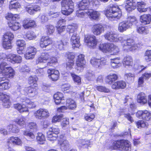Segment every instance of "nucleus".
Returning <instances> with one entry per match:
<instances>
[{"instance_id":"18","label":"nucleus","mask_w":151,"mask_h":151,"mask_svg":"<svg viewBox=\"0 0 151 151\" xmlns=\"http://www.w3.org/2000/svg\"><path fill=\"white\" fill-rule=\"evenodd\" d=\"M36 49L33 47L29 46L27 48L24 57L27 59H32L36 53Z\"/></svg>"},{"instance_id":"58","label":"nucleus","mask_w":151,"mask_h":151,"mask_svg":"<svg viewBox=\"0 0 151 151\" xmlns=\"http://www.w3.org/2000/svg\"><path fill=\"white\" fill-rule=\"evenodd\" d=\"M63 115L62 114L59 115L54 116L52 118V122L53 123H55L57 122H59L63 118Z\"/></svg>"},{"instance_id":"47","label":"nucleus","mask_w":151,"mask_h":151,"mask_svg":"<svg viewBox=\"0 0 151 151\" xmlns=\"http://www.w3.org/2000/svg\"><path fill=\"white\" fill-rule=\"evenodd\" d=\"M20 4L18 2H14L12 0L10 2L9 9L10 10H16L20 8Z\"/></svg>"},{"instance_id":"5","label":"nucleus","mask_w":151,"mask_h":151,"mask_svg":"<svg viewBox=\"0 0 151 151\" xmlns=\"http://www.w3.org/2000/svg\"><path fill=\"white\" fill-rule=\"evenodd\" d=\"M122 15V12L118 6H113L107 9L105 15L110 20H117L120 19Z\"/></svg>"},{"instance_id":"15","label":"nucleus","mask_w":151,"mask_h":151,"mask_svg":"<svg viewBox=\"0 0 151 151\" xmlns=\"http://www.w3.org/2000/svg\"><path fill=\"white\" fill-rule=\"evenodd\" d=\"M119 51L117 47L110 43H106L104 45V52H109L111 55H116Z\"/></svg>"},{"instance_id":"16","label":"nucleus","mask_w":151,"mask_h":151,"mask_svg":"<svg viewBox=\"0 0 151 151\" xmlns=\"http://www.w3.org/2000/svg\"><path fill=\"white\" fill-rule=\"evenodd\" d=\"M85 41L87 43L88 46L90 48H94L97 44V41L96 37L93 35H89L85 37Z\"/></svg>"},{"instance_id":"53","label":"nucleus","mask_w":151,"mask_h":151,"mask_svg":"<svg viewBox=\"0 0 151 151\" xmlns=\"http://www.w3.org/2000/svg\"><path fill=\"white\" fill-rule=\"evenodd\" d=\"M61 120L62 121L61 123V126L63 129H65L67 125L69 124V119L68 118H64L63 116Z\"/></svg>"},{"instance_id":"19","label":"nucleus","mask_w":151,"mask_h":151,"mask_svg":"<svg viewBox=\"0 0 151 151\" xmlns=\"http://www.w3.org/2000/svg\"><path fill=\"white\" fill-rule=\"evenodd\" d=\"M11 84L8 80L6 78H0V89L2 90H5L9 89L11 87Z\"/></svg>"},{"instance_id":"10","label":"nucleus","mask_w":151,"mask_h":151,"mask_svg":"<svg viewBox=\"0 0 151 151\" xmlns=\"http://www.w3.org/2000/svg\"><path fill=\"white\" fill-rule=\"evenodd\" d=\"M7 143L9 147L6 149L5 151H14L11 147L12 146L20 145L22 144V142L18 137L12 136L8 139Z\"/></svg>"},{"instance_id":"64","label":"nucleus","mask_w":151,"mask_h":151,"mask_svg":"<svg viewBox=\"0 0 151 151\" xmlns=\"http://www.w3.org/2000/svg\"><path fill=\"white\" fill-rule=\"evenodd\" d=\"M74 64V61L73 60H69L66 64V68L67 70H69L73 68Z\"/></svg>"},{"instance_id":"26","label":"nucleus","mask_w":151,"mask_h":151,"mask_svg":"<svg viewBox=\"0 0 151 151\" xmlns=\"http://www.w3.org/2000/svg\"><path fill=\"white\" fill-rule=\"evenodd\" d=\"M137 101L138 103L144 104L147 102V97L145 93L143 92H140L138 94L137 96Z\"/></svg>"},{"instance_id":"22","label":"nucleus","mask_w":151,"mask_h":151,"mask_svg":"<svg viewBox=\"0 0 151 151\" xmlns=\"http://www.w3.org/2000/svg\"><path fill=\"white\" fill-rule=\"evenodd\" d=\"M52 40L50 38L47 37H42L40 41V46L42 48H46L52 44Z\"/></svg>"},{"instance_id":"1","label":"nucleus","mask_w":151,"mask_h":151,"mask_svg":"<svg viewBox=\"0 0 151 151\" xmlns=\"http://www.w3.org/2000/svg\"><path fill=\"white\" fill-rule=\"evenodd\" d=\"M105 38L111 41L120 42L125 51H133L138 48L137 44H135L134 40L132 39L125 40L123 36L118 37L112 32H108L104 35Z\"/></svg>"},{"instance_id":"8","label":"nucleus","mask_w":151,"mask_h":151,"mask_svg":"<svg viewBox=\"0 0 151 151\" xmlns=\"http://www.w3.org/2000/svg\"><path fill=\"white\" fill-rule=\"evenodd\" d=\"M114 149L119 148L123 151H131V146L130 142L127 140H120L114 141L113 144Z\"/></svg>"},{"instance_id":"37","label":"nucleus","mask_w":151,"mask_h":151,"mask_svg":"<svg viewBox=\"0 0 151 151\" xmlns=\"http://www.w3.org/2000/svg\"><path fill=\"white\" fill-rule=\"evenodd\" d=\"M102 27V25L100 24L94 25L93 30L94 34L96 35H100L101 33Z\"/></svg>"},{"instance_id":"62","label":"nucleus","mask_w":151,"mask_h":151,"mask_svg":"<svg viewBox=\"0 0 151 151\" xmlns=\"http://www.w3.org/2000/svg\"><path fill=\"white\" fill-rule=\"evenodd\" d=\"M144 58L147 62L151 61V50H147L145 53Z\"/></svg>"},{"instance_id":"45","label":"nucleus","mask_w":151,"mask_h":151,"mask_svg":"<svg viewBox=\"0 0 151 151\" xmlns=\"http://www.w3.org/2000/svg\"><path fill=\"white\" fill-rule=\"evenodd\" d=\"M63 97V94L60 92H58L53 96L55 102L56 104H59L61 99Z\"/></svg>"},{"instance_id":"21","label":"nucleus","mask_w":151,"mask_h":151,"mask_svg":"<svg viewBox=\"0 0 151 151\" xmlns=\"http://www.w3.org/2000/svg\"><path fill=\"white\" fill-rule=\"evenodd\" d=\"M7 58L8 61L13 64L19 63L22 61V58L20 56L12 54H9Z\"/></svg>"},{"instance_id":"49","label":"nucleus","mask_w":151,"mask_h":151,"mask_svg":"<svg viewBox=\"0 0 151 151\" xmlns=\"http://www.w3.org/2000/svg\"><path fill=\"white\" fill-rule=\"evenodd\" d=\"M37 78L35 76H31L28 79V83L29 84H33L34 87H37Z\"/></svg>"},{"instance_id":"41","label":"nucleus","mask_w":151,"mask_h":151,"mask_svg":"<svg viewBox=\"0 0 151 151\" xmlns=\"http://www.w3.org/2000/svg\"><path fill=\"white\" fill-rule=\"evenodd\" d=\"M26 119L24 117L22 116L14 120V121L22 127H24L26 125Z\"/></svg>"},{"instance_id":"33","label":"nucleus","mask_w":151,"mask_h":151,"mask_svg":"<svg viewBox=\"0 0 151 151\" xmlns=\"http://www.w3.org/2000/svg\"><path fill=\"white\" fill-rule=\"evenodd\" d=\"M8 24L9 28L14 31L19 29L20 27V24L17 22L11 21Z\"/></svg>"},{"instance_id":"30","label":"nucleus","mask_w":151,"mask_h":151,"mask_svg":"<svg viewBox=\"0 0 151 151\" xmlns=\"http://www.w3.org/2000/svg\"><path fill=\"white\" fill-rule=\"evenodd\" d=\"M88 2V1L87 0H82L78 4L79 10L82 11L88 10L87 9L90 6Z\"/></svg>"},{"instance_id":"7","label":"nucleus","mask_w":151,"mask_h":151,"mask_svg":"<svg viewBox=\"0 0 151 151\" xmlns=\"http://www.w3.org/2000/svg\"><path fill=\"white\" fill-rule=\"evenodd\" d=\"M61 5L62 13L64 15H70L74 10V4L72 0H62Z\"/></svg>"},{"instance_id":"55","label":"nucleus","mask_w":151,"mask_h":151,"mask_svg":"<svg viewBox=\"0 0 151 151\" xmlns=\"http://www.w3.org/2000/svg\"><path fill=\"white\" fill-rule=\"evenodd\" d=\"M88 2L90 8H96L99 4L98 0H90Z\"/></svg>"},{"instance_id":"2","label":"nucleus","mask_w":151,"mask_h":151,"mask_svg":"<svg viewBox=\"0 0 151 151\" xmlns=\"http://www.w3.org/2000/svg\"><path fill=\"white\" fill-rule=\"evenodd\" d=\"M14 94L16 96H21V95H28L30 97H33L37 94V87L30 86L28 87H23L22 86L17 85L16 86Z\"/></svg>"},{"instance_id":"23","label":"nucleus","mask_w":151,"mask_h":151,"mask_svg":"<svg viewBox=\"0 0 151 151\" xmlns=\"http://www.w3.org/2000/svg\"><path fill=\"white\" fill-rule=\"evenodd\" d=\"M90 63L92 65L96 68L100 67L104 63V58L98 59L92 58L90 60Z\"/></svg>"},{"instance_id":"46","label":"nucleus","mask_w":151,"mask_h":151,"mask_svg":"<svg viewBox=\"0 0 151 151\" xmlns=\"http://www.w3.org/2000/svg\"><path fill=\"white\" fill-rule=\"evenodd\" d=\"M19 17L17 14H13L11 13H8L6 14L5 18L8 20L15 21Z\"/></svg>"},{"instance_id":"61","label":"nucleus","mask_w":151,"mask_h":151,"mask_svg":"<svg viewBox=\"0 0 151 151\" xmlns=\"http://www.w3.org/2000/svg\"><path fill=\"white\" fill-rule=\"evenodd\" d=\"M95 117V115L93 114H86L84 116L85 119L88 122H91L92 121L94 118Z\"/></svg>"},{"instance_id":"17","label":"nucleus","mask_w":151,"mask_h":151,"mask_svg":"<svg viewBox=\"0 0 151 151\" xmlns=\"http://www.w3.org/2000/svg\"><path fill=\"white\" fill-rule=\"evenodd\" d=\"M47 73L48 77L52 81H56L59 79V73L58 70L49 68L47 70Z\"/></svg>"},{"instance_id":"27","label":"nucleus","mask_w":151,"mask_h":151,"mask_svg":"<svg viewBox=\"0 0 151 151\" xmlns=\"http://www.w3.org/2000/svg\"><path fill=\"white\" fill-rule=\"evenodd\" d=\"M50 59V56L48 53L46 52L42 53L41 56L37 60L38 63H45Z\"/></svg>"},{"instance_id":"43","label":"nucleus","mask_w":151,"mask_h":151,"mask_svg":"<svg viewBox=\"0 0 151 151\" xmlns=\"http://www.w3.org/2000/svg\"><path fill=\"white\" fill-rule=\"evenodd\" d=\"M36 136V140L37 142L40 144H43L45 139L44 135L42 133H38Z\"/></svg>"},{"instance_id":"3","label":"nucleus","mask_w":151,"mask_h":151,"mask_svg":"<svg viewBox=\"0 0 151 151\" xmlns=\"http://www.w3.org/2000/svg\"><path fill=\"white\" fill-rule=\"evenodd\" d=\"M125 4V9L128 12L135 9L136 6L138 11L140 12H145L148 9L146 4L143 2H136L133 0H126Z\"/></svg>"},{"instance_id":"63","label":"nucleus","mask_w":151,"mask_h":151,"mask_svg":"<svg viewBox=\"0 0 151 151\" xmlns=\"http://www.w3.org/2000/svg\"><path fill=\"white\" fill-rule=\"evenodd\" d=\"M136 124L137 128L139 129L144 127L146 126L145 122L142 120H139L136 122Z\"/></svg>"},{"instance_id":"14","label":"nucleus","mask_w":151,"mask_h":151,"mask_svg":"<svg viewBox=\"0 0 151 151\" xmlns=\"http://www.w3.org/2000/svg\"><path fill=\"white\" fill-rule=\"evenodd\" d=\"M34 116L37 119H42L47 118L49 114L47 110L40 109L35 112Z\"/></svg>"},{"instance_id":"20","label":"nucleus","mask_w":151,"mask_h":151,"mask_svg":"<svg viewBox=\"0 0 151 151\" xmlns=\"http://www.w3.org/2000/svg\"><path fill=\"white\" fill-rule=\"evenodd\" d=\"M40 6L37 4L29 5L26 8V11L30 15H33L38 11H40Z\"/></svg>"},{"instance_id":"48","label":"nucleus","mask_w":151,"mask_h":151,"mask_svg":"<svg viewBox=\"0 0 151 151\" xmlns=\"http://www.w3.org/2000/svg\"><path fill=\"white\" fill-rule=\"evenodd\" d=\"M8 127L9 131L12 132L17 133L19 131V128L15 124H10L8 125Z\"/></svg>"},{"instance_id":"13","label":"nucleus","mask_w":151,"mask_h":151,"mask_svg":"<svg viewBox=\"0 0 151 151\" xmlns=\"http://www.w3.org/2000/svg\"><path fill=\"white\" fill-rule=\"evenodd\" d=\"M136 116L139 119L145 121L151 120V113L148 110H139L136 113Z\"/></svg>"},{"instance_id":"51","label":"nucleus","mask_w":151,"mask_h":151,"mask_svg":"<svg viewBox=\"0 0 151 151\" xmlns=\"http://www.w3.org/2000/svg\"><path fill=\"white\" fill-rule=\"evenodd\" d=\"M81 10H79L77 11L76 12V15L77 17L80 18H83L85 15L87 14L88 15V10L85 11H82Z\"/></svg>"},{"instance_id":"11","label":"nucleus","mask_w":151,"mask_h":151,"mask_svg":"<svg viewBox=\"0 0 151 151\" xmlns=\"http://www.w3.org/2000/svg\"><path fill=\"white\" fill-rule=\"evenodd\" d=\"M86 63L84 55L82 54H80L76 60V65L75 67L78 72H80L83 70L84 68L86 67Z\"/></svg>"},{"instance_id":"42","label":"nucleus","mask_w":151,"mask_h":151,"mask_svg":"<svg viewBox=\"0 0 151 151\" xmlns=\"http://www.w3.org/2000/svg\"><path fill=\"white\" fill-rule=\"evenodd\" d=\"M138 33L144 35L147 34L149 32V30L146 27L140 26L137 28Z\"/></svg>"},{"instance_id":"28","label":"nucleus","mask_w":151,"mask_h":151,"mask_svg":"<svg viewBox=\"0 0 151 151\" xmlns=\"http://www.w3.org/2000/svg\"><path fill=\"white\" fill-rule=\"evenodd\" d=\"M140 20L143 24H149L151 22V15L147 14L142 15L140 17Z\"/></svg>"},{"instance_id":"32","label":"nucleus","mask_w":151,"mask_h":151,"mask_svg":"<svg viewBox=\"0 0 151 151\" xmlns=\"http://www.w3.org/2000/svg\"><path fill=\"white\" fill-rule=\"evenodd\" d=\"M22 95H21V96ZM19 96H18L19 97ZM21 97V101L22 102H25L28 105V107L29 108H34L36 106L34 102L31 101L29 99L26 98L25 96Z\"/></svg>"},{"instance_id":"54","label":"nucleus","mask_w":151,"mask_h":151,"mask_svg":"<svg viewBox=\"0 0 151 151\" xmlns=\"http://www.w3.org/2000/svg\"><path fill=\"white\" fill-rule=\"evenodd\" d=\"M46 32L47 35H51L54 32L55 28L53 26L49 24L46 25Z\"/></svg>"},{"instance_id":"44","label":"nucleus","mask_w":151,"mask_h":151,"mask_svg":"<svg viewBox=\"0 0 151 151\" xmlns=\"http://www.w3.org/2000/svg\"><path fill=\"white\" fill-rule=\"evenodd\" d=\"M10 66L6 63L5 62H1L0 64V72L2 75L4 73H6V70Z\"/></svg>"},{"instance_id":"34","label":"nucleus","mask_w":151,"mask_h":151,"mask_svg":"<svg viewBox=\"0 0 151 151\" xmlns=\"http://www.w3.org/2000/svg\"><path fill=\"white\" fill-rule=\"evenodd\" d=\"M88 15L93 19L96 20L98 19L100 16V14L97 11H93L91 9H89Z\"/></svg>"},{"instance_id":"59","label":"nucleus","mask_w":151,"mask_h":151,"mask_svg":"<svg viewBox=\"0 0 151 151\" xmlns=\"http://www.w3.org/2000/svg\"><path fill=\"white\" fill-rule=\"evenodd\" d=\"M86 76L88 80H92L95 77L93 73L91 70L87 72Z\"/></svg>"},{"instance_id":"36","label":"nucleus","mask_w":151,"mask_h":151,"mask_svg":"<svg viewBox=\"0 0 151 151\" xmlns=\"http://www.w3.org/2000/svg\"><path fill=\"white\" fill-rule=\"evenodd\" d=\"M14 106L15 109L18 110L21 113L28 111L27 108L24 105H22L18 103L14 104Z\"/></svg>"},{"instance_id":"6","label":"nucleus","mask_w":151,"mask_h":151,"mask_svg":"<svg viewBox=\"0 0 151 151\" xmlns=\"http://www.w3.org/2000/svg\"><path fill=\"white\" fill-rule=\"evenodd\" d=\"M137 22V19L134 16L128 17L126 20L122 21L119 24L118 30L120 32H123L130 28L133 24Z\"/></svg>"},{"instance_id":"52","label":"nucleus","mask_w":151,"mask_h":151,"mask_svg":"<svg viewBox=\"0 0 151 151\" xmlns=\"http://www.w3.org/2000/svg\"><path fill=\"white\" fill-rule=\"evenodd\" d=\"M135 75L134 73H125L124 75V78L127 81H131L132 79L133 81Z\"/></svg>"},{"instance_id":"12","label":"nucleus","mask_w":151,"mask_h":151,"mask_svg":"<svg viewBox=\"0 0 151 151\" xmlns=\"http://www.w3.org/2000/svg\"><path fill=\"white\" fill-rule=\"evenodd\" d=\"M60 132V130L57 127H53L47 132V139L51 141L56 140Z\"/></svg>"},{"instance_id":"4","label":"nucleus","mask_w":151,"mask_h":151,"mask_svg":"<svg viewBox=\"0 0 151 151\" xmlns=\"http://www.w3.org/2000/svg\"><path fill=\"white\" fill-rule=\"evenodd\" d=\"M67 28L69 30V34L71 37L70 41L73 47H79L80 46V37L77 34V27L76 25H68Z\"/></svg>"},{"instance_id":"35","label":"nucleus","mask_w":151,"mask_h":151,"mask_svg":"<svg viewBox=\"0 0 151 151\" xmlns=\"http://www.w3.org/2000/svg\"><path fill=\"white\" fill-rule=\"evenodd\" d=\"M7 70H6V73H4L3 75L6 78H13L15 74L14 70L10 66Z\"/></svg>"},{"instance_id":"40","label":"nucleus","mask_w":151,"mask_h":151,"mask_svg":"<svg viewBox=\"0 0 151 151\" xmlns=\"http://www.w3.org/2000/svg\"><path fill=\"white\" fill-rule=\"evenodd\" d=\"M60 148L63 151H65L68 149L69 147V143L67 140H63L60 142Z\"/></svg>"},{"instance_id":"24","label":"nucleus","mask_w":151,"mask_h":151,"mask_svg":"<svg viewBox=\"0 0 151 151\" xmlns=\"http://www.w3.org/2000/svg\"><path fill=\"white\" fill-rule=\"evenodd\" d=\"M23 26L25 29L35 27L36 24L35 21L28 18L23 20Z\"/></svg>"},{"instance_id":"29","label":"nucleus","mask_w":151,"mask_h":151,"mask_svg":"<svg viewBox=\"0 0 151 151\" xmlns=\"http://www.w3.org/2000/svg\"><path fill=\"white\" fill-rule=\"evenodd\" d=\"M23 135L26 136L29 141H33L35 137L33 133L29 130H24L22 131Z\"/></svg>"},{"instance_id":"38","label":"nucleus","mask_w":151,"mask_h":151,"mask_svg":"<svg viewBox=\"0 0 151 151\" xmlns=\"http://www.w3.org/2000/svg\"><path fill=\"white\" fill-rule=\"evenodd\" d=\"M123 63L126 66H132L133 63L132 58L129 56L125 57L123 60Z\"/></svg>"},{"instance_id":"56","label":"nucleus","mask_w":151,"mask_h":151,"mask_svg":"<svg viewBox=\"0 0 151 151\" xmlns=\"http://www.w3.org/2000/svg\"><path fill=\"white\" fill-rule=\"evenodd\" d=\"M27 38L29 40H32L36 37V35L34 32L32 31H28L26 35Z\"/></svg>"},{"instance_id":"50","label":"nucleus","mask_w":151,"mask_h":151,"mask_svg":"<svg viewBox=\"0 0 151 151\" xmlns=\"http://www.w3.org/2000/svg\"><path fill=\"white\" fill-rule=\"evenodd\" d=\"M71 76L75 83L77 85H79L81 83V77L73 73H71Z\"/></svg>"},{"instance_id":"57","label":"nucleus","mask_w":151,"mask_h":151,"mask_svg":"<svg viewBox=\"0 0 151 151\" xmlns=\"http://www.w3.org/2000/svg\"><path fill=\"white\" fill-rule=\"evenodd\" d=\"M78 143H79V146L82 147L85 146V147H88L89 144V142L88 141H86L84 139H79L78 141Z\"/></svg>"},{"instance_id":"39","label":"nucleus","mask_w":151,"mask_h":151,"mask_svg":"<svg viewBox=\"0 0 151 151\" xmlns=\"http://www.w3.org/2000/svg\"><path fill=\"white\" fill-rule=\"evenodd\" d=\"M66 105L69 109H73L76 107V104L75 101L72 99L70 98L67 99Z\"/></svg>"},{"instance_id":"60","label":"nucleus","mask_w":151,"mask_h":151,"mask_svg":"<svg viewBox=\"0 0 151 151\" xmlns=\"http://www.w3.org/2000/svg\"><path fill=\"white\" fill-rule=\"evenodd\" d=\"M16 44L19 47L24 48L25 47V42L24 40H18L16 42Z\"/></svg>"},{"instance_id":"25","label":"nucleus","mask_w":151,"mask_h":151,"mask_svg":"<svg viewBox=\"0 0 151 151\" xmlns=\"http://www.w3.org/2000/svg\"><path fill=\"white\" fill-rule=\"evenodd\" d=\"M68 44V42L67 40H62L56 42V47L60 50H64L67 47Z\"/></svg>"},{"instance_id":"9","label":"nucleus","mask_w":151,"mask_h":151,"mask_svg":"<svg viewBox=\"0 0 151 151\" xmlns=\"http://www.w3.org/2000/svg\"><path fill=\"white\" fill-rule=\"evenodd\" d=\"M14 38V35L11 32L6 33L3 37V43L2 46L5 49H11L12 47L11 41Z\"/></svg>"},{"instance_id":"31","label":"nucleus","mask_w":151,"mask_h":151,"mask_svg":"<svg viewBox=\"0 0 151 151\" xmlns=\"http://www.w3.org/2000/svg\"><path fill=\"white\" fill-rule=\"evenodd\" d=\"M118 78L117 75L115 74H110L106 78V82L111 84L116 80Z\"/></svg>"}]
</instances>
